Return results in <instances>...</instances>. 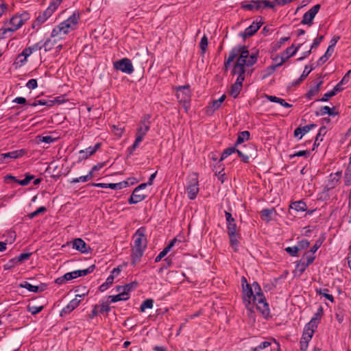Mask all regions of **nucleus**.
Wrapping results in <instances>:
<instances>
[{
  "mask_svg": "<svg viewBox=\"0 0 351 351\" xmlns=\"http://www.w3.org/2000/svg\"><path fill=\"white\" fill-rule=\"evenodd\" d=\"M80 19V12H73L67 19L62 21L53 29L51 36L52 38L59 37L60 39L62 38V36H65L71 31L77 29Z\"/></svg>",
  "mask_w": 351,
  "mask_h": 351,
  "instance_id": "f257e3e1",
  "label": "nucleus"
},
{
  "mask_svg": "<svg viewBox=\"0 0 351 351\" xmlns=\"http://www.w3.org/2000/svg\"><path fill=\"white\" fill-rule=\"evenodd\" d=\"M226 225H227V234L230 240V247L234 252H238L239 241L241 239L240 230L237 227L235 219L232 217V214L227 211H224Z\"/></svg>",
  "mask_w": 351,
  "mask_h": 351,
  "instance_id": "f03ea898",
  "label": "nucleus"
},
{
  "mask_svg": "<svg viewBox=\"0 0 351 351\" xmlns=\"http://www.w3.org/2000/svg\"><path fill=\"white\" fill-rule=\"evenodd\" d=\"M150 118L151 116L148 114H145L142 117L140 125L136 130L135 140L133 144L126 149L128 157H131L134 154V152L139 146L140 143L143 141L144 136L149 130L151 123L149 121Z\"/></svg>",
  "mask_w": 351,
  "mask_h": 351,
  "instance_id": "7ed1b4c3",
  "label": "nucleus"
},
{
  "mask_svg": "<svg viewBox=\"0 0 351 351\" xmlns=\"http://www.w3.org/2000/svg\"><path fill=\"white\" fill-rule=\"evenodd\" d=\"M176 97L178 102L182 104L186 112L191 108V91L189 84L179 86L176 88Z\"/></svg>",
  "mask_w": 351,
  "mask_h": 351,
  "instance_id": "20e7f679",
  "label": "nucleus"
},
{
  "mask_svg": "<svg viewBox=\"0 0 351 351\" xmlns=\"http://www.w3.org/2000/svg\"><path fill=\"white\" fill-rule=\"evenodd\" d=\"M241 286L243 287V300L246 308L251 312L253 311L254 304H252V300L256 302V298L254 295L252 285H250L247 279L243 276L241 278Z\"/></svg>",
  "mask_w": 351,
  "mask_h": 351,
  "instance_id": "39448f33",
  "label": "nucleus"
},
{
  "mask_svg": "<svg viewBox=\"0 0 351 351\" xmlns=\"http://www.w3.org/2000/svg\"><path fill=\"white\" fill-rule=\"evenodd\" d=\"M241 7L243 10L256 11L261 8L274 9L275 5L269 0H251L249 3L246 1L241 3Z\"/></svg>",
  "mask_w": 351,
  "mask_h": 351,
  "instance_id": "423d86ee",
  "label": "nucleus"
},
{
  "mask_svg": "<svg viewBox=\"0 0 351 351\" xmlns=\"http://www.w3.org/2000/svg\"><path fill=\"white\" fill-rule=\"evenodd\" d=\"M237 146H235L234 145L233 147H230L225 149L221 154V158L219 160V163H220L228 156H230L231 154L235 152L237 153L239 157L241 159L242 162H243L244 163H249L250 158H252L254 154L250 152H246L245 153H243L241 150L237 149Z\"/></svg>",
  "mask_w": 351,
  "mask_h": 351,
  "instance_id": "0eeeda50",
  "label": "nucleus"
},
{
  "mask_svg": "<svg viewBox=\"0 0 351 351\" xmlns=\"http://www.w3.org/2000/svg\"><path fill=\"white\" fill-rule=\"evenodd\" d=\"M145 233V227L142 226L136 230L133 236L134 248H138L145 250L147 245V239Z\"/></svg>",
  "mask_w": 351,
  "mask_h": 351,
  "instance_id": "6e6552de",
  "label": "nucleus"
},
{
  "mask_svg": "<svg viewBox=\"0 0 351 351\" xmlns=\"http://www.w3.org/2000/svg\"><path fill=\"white\" fill-rule=\"evenodd\" d=\"M114 68L126 74H132L134 72V66L132 61L128 58H123L114 62Z\"/></svg>",
  "mask_w": 351,
  "mask_h": 351,
  "instance_id": "1a4fd4ad",
  "label": "nucleus"
},
{
  "mask_svg": "<svg viewBox=\"0 0 351 351\" xmlns=\"http://www.w3.org/2000/svg\"><path fill=\"white\" fill-rule=\"evenodd\" d=\"M321 5L316 4L313 5L308 11L305 12L301 21V24L311 26L313 21L320 9Z\"/></svg>",
  "mask_w": 351,
  "mask_h": 351,
  "instance_id": "9d476101",
  "label": "nucleus"
},
{
  "mask_svg": "<svg viewBox=\"0 0 351 351\" xmlns=\"http://www.w3.org/2000/svg\"><path fill=\"white\" fill-rule=\"evenodd\" d=\"M260 21H254L249 27L245 29V30L240 33V36L245 39L247 37L253 36L263 25L262 17L259 16Z\"/></svg>",
  "mask_w": 351,
  "mask_h": 351,
  "instance_id": "9b49d317",
  "label": "nucleus"
},
{
  "mask_svg": "<svg viewBox=\"0 0 351 351\" xmlns=\"http://www.w3.org/2000/svg\"><path fill=\"white\" fill-rule=\"evenodd\" d=\"M187 195L189 199H195L199 192V184L197 178L191 180L186 186Z\"/></svg>",
  "mask_w": 351,
  "mask_h": 351,
  "instance_id": "f8f14e48",
  "label": "nucleus"
},
{
  "mask_svg": "<svg viewBox=\"0 0 351 351\" xmlns=\"http://www.w3.org/2000/svg\"><path fill=\"white\" fill-rule=\"evenodd\" d=\"M101 143H97L93 147L90 146L85 149L80 150L78 160L82 161L87 159L89 156L93 155L101 147Z\"/></svg>",
  "mask_w": 351,
  "mask_h": 351,
  "instance_id": "ddd939ff",
  "label": "nucleus"
},
{
  "mask_svg": "<svg viewBox=\"0 0 351 351\" xmlns=\"http://www.w3.org/2000/svg\"><path fill=\"white\" fill-rule=\"evenodd\" d=\"M95 269V265H91L88 268L84 269H78V270L73 271L71 272H68L67 277L69 278L70 280H71L73 279H75L80 276H86V275L93 272Z\"/></svg>",
  "mask_w": 351,
  "mask_h": 351,
  "instance_id": "4468645a",
  "label": "nucleus"
},
{
  "mask_svg": "<svg viewBox=\"0 0 351 351\" xmlns=\"http://www.w3.org/2000/svg\"><path fill=\"white\" fill-rule=\"evenodd\" d=\"M324 315V308L322 306H319L317 308L316 313L313 315L310 322H308L306 325L313 328L314 329H317L318 324Z\"/></svg>",
  "mask_w": 351,
  "mask_h": 351,
  "instance_id": "2eb2a0df",
  "label": "nucleus"
},
{
  "mask_svg": "<svg viewBox=\"0 0 351 351\" xmlns=\"http://www.w3.org/2000/svg\"><path fill=\"white\" fill-rule=\"evenodd\" d=\"M254 304H256L257 310L265 319H268L270 317V309L269 307V304L267 302L265 298V300L263 302H261L260 300H256V302H254Z\"/></svg>",
  "mask_w": 351,
  "mask_h": 351,
  "instance_id": "dca6fc26",
  "label": "nucleus"
},
{
  "mask_svg": "<svg viewBox=\"0 0 351 351\" xmlns=\"http://www.w3.org/2000/svg\"><path fill=\"white\" fill-rule=\"evenodd\" d=\"M72 244L73 248L80 252L81 253H88L90 250V247L87 245L86 242L80 238L75 239L72 241Z\"/></svg>",
  "mask_w": 351,
  "mask_h": 351,
  "instance_id": "f3484780",
  "label": "nucleus"
},
{
  "mask_svg": "<svg viewBox=\"0 0 351 351\" xmlns=\"http://www.w3.org/2000/svg\"><path fill=\"white\" fill-rule=\"evenodd\" d=\"M147 197V195L141 193L138 190L134 189L130 197L128 199L130 204H136L138 202L143 201Z\"/></svg>",
  "mask_w": 351,
  "mask_h": 351,
  "instance_id": "a211bd4d",
  "label": "nucleus"
},
{
  "mask_svg": "<svg viewBox=\"0 0 351 351\" xmlns=\"http://www.w3.org/2000/svg\"><path fill=\"white\" fill-rule=\"evenodd\" d=\"M51 13L49 9H46L43 12H40L38 16L36 17L35 23L32 24V27L35 28L36 25L40 26L44 23L51 16Z\"/></svg>",
  "mask_w": 351,
  "mask_h": 351,
  "instance_id": "6ab92c4d",
  "label": "nucleus"
},
{
  "mask_svg": "<svg viewBox=\"0 0 351 351\" xmlns=\"http://www.w3.org/2000/svg\"><path fill=\"white\" fill-rule=\"evenodd\" d=\"M25 154V150L19 149L14 150L12 152L4 153L1 154V160H5V159H16L20 157H22Z\"/></svg>",
  "mask_w": 351,
  "mask_h": 351,
  "instance_id": "aec40b11",
  "label": "nucleus"
},
{
  "mask_svg": "<svg viewBox=\"0 0 351 351\" xmlns=\"http://www.w3.org/2000/svg\"><path fill=\"white\" fill-rule=\"evenodd\" d=\"M19 287L21 288H25L30 292L39 293L43 291L45 289L46 285H41V287L35 286L31 285L27 281H23L19 285Z\"/></svg>",
  "mask_w": 351,
  "mask_h": 351,
  "instance_id": "412c9836",
  "label": "nucleus"
},
{
  "mask_svg": "<svg viewBox=\"0 0 351 351\" xmlns=\"http://www.w3.org/2000/svg\"><path fill=\"white\" fill-rule=\"evenodd\" d=\"M315 330L316 329L305 325L300 341H306V343H308L311 340Z\"/></svg>",
  "mask_w": 351,
  "mask_h": 351,
  "instance_id": "4be33fe9",
  "label": "nucleus"
},
{
  "mask_svg": "<svg viewBox=\"0 0 351 351\" xmlns=\"http://www.w3.org/2000/svg\"><path fill=\"white\" fill-rule=\"evenodd\" d=\"M145 250L134 248L132 250V265L135 266L136 264L141 260Z\"/></svg>",
  "mask_w": 351,
  "mask_h": 351,
  "instance_id": "5701e85b",
  "label": "nucleus"
},
{
  "mask_svg": "<svg viewBox=\"0 0 351 351\" xmlns=\"http://www.w3.org/2000/svg\"><path fill=\"white\" fill-rule=\"evenodd\" d=\"M25 49L15 58L13 65L15 68L21 67L27 62V59L29 56L24 54Z\"/></svg>",
  "mask_w": 351,
  "mask_h": 351,
  "instance_id": "b1692460",
  "label": "nucleus"
},
{
  "mask_svg": "<svg viewBox=\"0 0 351 351\" xmlns=\"http://www.w3.org/2000/svg\"><path fill=\"white\" fill-rule=\"evenodd\" d=\"M300 47V45H298V47H295L294 45H292L291 47H287L283 53V55H285V56H282L280 60H283L285 63L287 60L293 56L297 53Z\"/></svg>",
  "mask_w": 351,
  "mask_h": 351,
  "instance_id": "393cba45",
  "label": "nucleus"
},
{
  "mask_svg": "<svg viewBox=\"0 0 351 351\" xmlns=\"http://www.w3.org/2000/svg\"><path fill=\"white\" fill-rule=\"evenodd\" d=\"M276 213L275 208H264L261 211V217L263 220L269 222L272 219V215Z\"/></svg>",
  "mask_w": 351,
  "mask_h": 351,
  "instance_id": "a878e982",
  "label": "nucleus"
},
{
  "mask_svg": "<svg viewBox=\"0 0 351 351\" xmlns=\"http://www.w3.org/2000/svg\"><path fill=\"white\" fill-rule=\"evenodd\" d=\"M323 84L322 80H319V82H317L315 84L311 87V88L308 90V91L306 94V97L308 99H311L313 97L316 95L320 90V87L322 84Z\"/></svg>",
  "mask_w": 351,
  "mask_h": 351,
  "instance_id": "bb28decb",
  "label": "nucleus"
},
{
  "mask_svg": "<svg viewBox=\"0 0 351 351\" xmlns=\"http://www.w3.org/2000/svg\"><path fill=\"white\" fill-rule=\"evenodd\" d=\"M245 64L241 63L239 61H237L234 64L233 69L232 70V75H245Z\"/></svg>",
  "mask_w": 351,
  "mask_h": 351,
  "instance_id": "cd10ccee",
  "label": "nucleus"
},
{
  "mask_svg": "<svg viewBox=\"0 0 351 351\" xmlns=\"http://www.w3.org/2000/svg\"><path fill=\"white\" fill-rule=\"evenodd\" d=\"M289 208L297 212H304L306 210L307 206L303 200H299L292 202L289 206Z\"/></svg>",
  "mask_w": 351,
  "mask_h": 351,
  "instance_id": "c85d7f7f",
  "label": "nucleus"
},
{
  "mask_svg": "<svg viewBox=\"0 0 351 351\" xmlns=\"http://www.w3.org/2000/svg\"><path fill=\"white\" fill-rule=\"evenodd\" d=\"M326 127L325 125H322L319 128L318 133L315 136V140L313 143V150L315 149V147L319 145V142L323 141L322 137L324 136L326 134Z\"/></svg>",
  "mask_w": 351,
  "mask_h": 351,
  "instance_id": "c756f323",
  "label": "nucleus"
},
{
  "mask_svg": "<svg viewBox=\"0 0 351 351\" xmlns=\"http://www.w3.org/2000/svg\"><path fill=\"white\" fill-rule=\"evenodd\" d=\"M239 57L237 61L241 63L246 64L248 56H250L247 47L245 45H239Z\"/></svg>",
  "mask_w": 351,
  "mask_h": 351,
  "instance_id": "7c9ffc66",
  "label": "nucleus"
},
{
  "mask_svg": "<svg viewBox=\"0 0 351 351\" xmlns=\"http://www.w3.org/2000/svg\"><path fill=\"white\" fill-rule=\"evenodd\" d=\"M252 285V288L254 289V292H255L254 295H256V300H260L261 302H263V300H265V297L262 291V289H261V285H259V283L256 281H254Z\"/></svg>",
  "mask_w": 351,
  "mask_h": 351,
  "instance_id": "2f4dec72",
  "label": "nucleus"
},
{
  "mask_svg": "<svg viewBox=\"0 0 351 351\" xmlns=\"http://www.w3.org/2000/svg\"><path fill=\"white\" fill-rule=\"evenodd\" d=\"M108 298L110 300L109 302L115 303L119 301H126L130 298V296H128V293L121 291L117 295H109Z\"/></svg>",
  "mask_w": 351,
  "mask_h": 351,
  "instance_id": "473e14b6",
  "label": "nucleus"
},
{
  "mask_svg": "<svg viewBox=\"0 0 351 351\" xmlns=\"http://www.w3.org/2000/svg\"><path fill=\"white\" fill-rule=\"evenodd\" d=\"M339 182V180L337 178H334L333 176L330 174L327 184L324 186V191H328L335 187H336Z\"/></svg>",
  "mask_w": 351,
  "mask_h": 351,
  "instance_id": "72a5a7b5",
  "label": "nucleus"
},
{
  "mask_svg": "<svg viewBox=\"0 0 351 351\" xmlns=\"http://www.w3.org/2000/svg\"><path fill=\"white\" fill-rule=\"evenodd\" d=\"M308 132L309 130L307 125L300 126L295 129L293 132V135L298 140H300Z\"/></svg>",
  "mask_w": 351,
  "mask_h": 351,
  "instance_id": "f704fd0d",
  "label": "nucleus"
},
{
  "mask_svg": "<svg viewBox=\"0 0 351 351\" xmlns=\"http://www.w3.org/2000/svg\"><path fill=\"white\" fill-rule=\"evenodd\" d=\"M250 138V133L249 131H243L238 133L237 139L235 142V146H238L244 142V141H247Z\"/></svg>",
  "mask_w": 351,
  "mask_h": 351,
  "instance_id": "c9c22d12",
  "label": "nucleus"
},
{
  "mask_svg": "<svg viewBox=\"0 0 351 351\" xmlns=\"http://www.w3.org/2000/svg\"><path fill=\"white\" fill-rule=\"evenodd\" d=\"M315 293L317 295H323L325 298L330 301L331 302H334L335 299L332 295L329 294V290L326 288L322 289V288H315Z\"/></svg>",
  "mask_w": 351,
  "mask_h": 351,
  "instance_id": "e433bc0d",
  "label": "nucleus"
},
{
  "mask_svg": "<svg viewBox=\"0 0 351 351\" xmlns=\"http://www.w3.org/2000/svg\"><path fill=\"white\" fill-rule=\"evenodd\" d=\"M31 255H32V253H30V252L21 253L18 256L10 260V263H16V264H17L19 263H22L23 261L28 260L29 258V257L31 256Z\"/></svg>",
  "mask_w": 351,
  "mask_h": 351,
  "instance_id": "4c0bfd02",
  "label": "nucleus"
},
{
  "mask_svg": "<svg viewBox=\"0 0 351 351\" xmlns=\"http://www.w3.org/2000/svg\"><path fill=\"white\" fill-rule=\"evenodd\" d=\"M43 48L42 44L40 42L36 43L34 45L25 48L24 54L27 56H31L34 52L40 50Z\"/></svg>",
  "mask_w": 351,
  "mask_h": 351,
  "instance_id": "58836bf2",
  "label": "nucleus"
},
{
  "mask_svg": "<svg viewBox=\"0 0 351 351\" xmlns=\"http://www.w3.org/2000/svg\"><path fill=\"white\" fill-rule=\"evenodd\" d=\"M221 106V104L219 103V101H217V99L212 101L209 103L208 106L207 107L206 114H213L215 110H218Z\"/></svg>",
  "mask_w": 351,
  "mask_h": 351,
  "instance_id": "ea45409f",
  "label": "nucleus"
},
{
  "mask_svg": "<svg viewBox=\"0 0 351 351\" xmlns=\"http://www.w3.org/2000/svg\"><path fill=\"white\" fill-rule=\"evenodd\" d=\"M283 64H284V60H280V63H277L276 64H271V65L267 66L265 70L266 74H265L263 75V78H266L267 77H268L270 75H271L272 73H274V71H276V69L278 67L282 66Z\"/></svg>",
  "mask_w": 351,
  "mask_h": 351,
  "instance_id": "a19ab883",
  "label": "nucleus"
},
{
  "mask_svg": "<svg viewBox=\"0 0 351 351\" xmlns=\"http://www.w3.org/2000/svg\"><path fill=\"white\" fill-rule=\"evenodd\" d=\"M10 24L14 27V29H19L23 25V22L17 14H15L10 19Z\"/></svg>",
  "mask_w": 351,
  "mask_h": 351,
  "instance_id": "79ce46f5",
  "label": "nucleus"
},
{
  "mask_svg": "<svg viewBox=\"0 0 351 351\" xmlns=\"http://www.w3.org/2000/svg\"><path fill=\"white\" fill-rule=\"evenodd\" d=\"M241 88V85H239L234 83L233 84H232L230 90L229 91L230 95H231L234 99L237 98L239 95L240 94Z\"/></svg>",
  "mask_w": 351,
  "mask_h": 351,
  "instance_id": "37998d69",
  "label": "nucleus"
},
{
  "mask_svg": "<svg viewBox=\"0 0 351 351\" xmlns=\"http://www.w3.org/2000/svg\"><path fill=\"white\" fill-rule=\"evenodd\" d=\"M308 266L309 265L306 262H304L302 260L298 261L295 262V271H298L299 274L301 275Z\"/></svg>",
  "mask_w": 351,
  "mask_h": 351,
  "instance_id": "c03bdc74",
  "label": "nucleus"
},
{
  "mask_svg": "<svg viewBox=\"0 0 351 351\" xmlns=\"http://www.w3.org/2000/svg\"><path fill=\"white\" fill-rule=\"evenodd\" d=\"M259 51L258 50H256L254 52H252L249 56L250 58L247 60L246 61V66H251L255 64L257 62L258 57Z\"/></svg>",
  "mask_w": 351,
  "mask_h": 351,
  "instance_id": "a18cd8bd",
  "label": "nucleus"
},
{
  "mask_svg": "<svg viewBox=\"0 0 351 351\" xmlns=\"http://www.w3.org/2000/svg\"><path fill=\"white\" fill-rule=\"evenodd\" d=\"M114 282V279L112 276H109L107 279L106 280V282L101 284L99 287V290L101 292H104L106 291Z\"/></svg>",
  "mask_w": 351,
  "mask_h": 351,
  "instance_id": "49530a36",
  "label": "nucleus"
},
{
  "mask_svg": "<svg viewBox=\"0 0 351 351\" xmlns=\"http://www.w3.org/2000/svg\"><path fill=\"white\" fill-rule=\"evenodd\" d=\"M332 53L333 52H332L331 49H329V48L328 47L325 53L322 56H321L319 58V60H317V65L321 66L324 63H325L328 60V58L331 56Z\"/></svg>",
  "mask_w": 351,
  "mask_h": 351,
  "instance_id": "de8ad7c7",
  "label": "nucleus"
},
{
  "mask_svg": "<svg viewBox=\"0 0 351 351\" xmlns=\"http://www.w3.org/2000/svg\"><path fill=\"white\" fill-rule=\"evenodd\" d=\"M221 169L219 171H215V175L217 176L218 180L223 184L226 180V173H224L225 167L223 165L220 164L218 166Z\"/></svg>",
  "mask_w": 351,
  "mask_h": 351,
  "instance_id": "09e8293b",
  "label": "nucleus"
},
{
  "mask_svg": "<svg viewBox=\"0 0 351 351\" xmlns=\"http://www.w3.org/2000/svg\"><path fill=\"white\" fill-rule=\"evenodd\" d=\"M128 186V182L127 181H123L117 183H108V186L109 189L117 190L122 189Z\"/></svg>",
  "mask_w": 351,
  "mask_h": 351,
  "instance_id": "8fccbe9b",
  "label": "nucleus"
},
{
  "mask_svg": "<svg viewBox=\"0 0 351 351\" xmlns=\"http://www.w3.org/2000/svg\"><path fill=\"white\" fill-rule=\"evenodd\" d=\"M154 302V301L153 299H147L144 300L140 306V311L144 312L146 308H152Z\"/></svg>",
  "mask_w": 351,
  "mask_h": 351,
  "instance_id": "3c124183",
  "label": "nucleus"
},
{
  "mask_svg": "<svg viewBox=\"0 0 351 351\" xmlns=\"http://www.w3.org/2000/svg\"><path fill=\"white\" fill-rule=\"evenodd\" d=\"M239 45H237L234 47L230 51L229 56L227 59H228L229 62H232L234 58L239 54Z\"/></svg>",
  "mask_w": 351,
  "mask_h": 351,
  "instance_id": "603ef678",
  "label": "nucleus"
},
{
  "mask_svg": "<svg viewBox=\"0 0 351 351\" xmlns=\"http://www.w3.org/2000/svg\"><path fill=\"white\" fill-rule=\"evenodd\" d=\"M310 155H311V151L310 150H301V151L295 152L293 154H290L289 155V158L291 159H292L294 157H302V156H303V157L307 158L308 157L310 156Z\"/></svg>",
  "mask_w": 351,
  "mask_h": 351,
  "instance_id": "864d4df0",
  "label": "nucleus"
},
{
  "mask_svg": "<svg viewBox=\"0 0 351 351\" xmlns=\"http://www.w3.org/2000/svg\"><path fill=\"white\" fill-rule=\"evenodd\" d=\"M138 285L137 282H132L130 283L126 284L123 286V293H128V296H130V293Z\"/></svg>",
  "mask_w": 351,
  "mask_h": 351,
  "instance_id": "5fc2aeb1",
  "label": "nucleus"
},
{
  "mask_svg": "<svg viewBox=\"0 0 351 351\" xmlns=\"http://www.w3.org/2000/svg\"><path fill=\"white\" fill-rule=\"evenodd\" d=\"M47 211V208L45 206H40L35 211L30 213L27 215V217L29 219H33L38 216L40 214H43Z\"/></svg>",
  "mask_w": 351,
  "mask_h": 351,
  "instance_id": "6e6d98bb",
  "label": "nucleus"
},
{
  "mask_svg": "<svg viewBox=\"0 0 351 351\" xmlns=\"http://www.w3.org/2000/svg\"><path fill=\"white\" fill-rule=\"evenodd\" d=\"M271 344V341H265L261 342L255 348H252L250 351H261L262 350L267 348Z\"/></svg>",
  "mask_w": 351,
  "mask_h": 351,
  "instance_id": "4d7b16f0",
  "label": "nucleus"
},
{
  "mask_svg": "<svg viewBox=\"0 0 351 351\" xmlns=\"http://www.w3.org/2000/svg\"><path fill=\"white\" fill-rule=\"evenodd\" d=\"M43 308H44L43 306H32V305L29 304L27 306V311L28 312L31 313L34 315H36L38 313H40V311H42Z\"/></svg>",
  "mask_w": 351,
  "mask_h": 351,
  "instance_id": "13d9d810",
  "label": "nucleus"
},
{
  "mask_svg": "<svg viewBox=\"0 0 351 351\" xmlns=\"http://www.w3.org/2000/svg\"><path fill=\"white\" fill-rule=\"evenodd\" d=\"M25 178L22 180H18L17 183L19 184L21 186H26L27 185L29 182L34 178V176L33 175H31L29 173H26L25 175Z\"/></svg>",
  "mask_w": 351,
  "mask_h": 351,
  "instance_id": "bf43d9fd",
  "label": "nucleus"
},
{
  "mask_svg": "<svg viewBox=\"0 0 351 351\" xmlns=\"http://www.w3.org/2000/svg\"><path fill=\"white\" fill-rule=\"evenodd\" d=\"M99 310L100 313H108L111 310V307L109 305L108 302H101V304L99 305Z\"/></svg>",
  "mask_w": 351,
  "mask_h": 351,
  "instance_id": "052dcab7",
  "label": "nucleus"
},
{
  "mask_svg": "<svg viewBox=\"0 0 351 351\" xmlns=\"http://www.w3.org/2000/svg\"><path fill=\"white\" fill-rule=\"evenodd\" d=\"M315 67L314 66V65H313V64H311V65L310 66L309 69H308V65H306V66H304V71H303V72H302V75H300V80H304L307 77V76L309 75V73H310L313 70H314V69H315Z\"/></svg>",
  "mask_w": 351,
  "mask_h": 351,
  "instance_id": "680f3d73",
  "label": "nucleus"
},
{
  "mask_svg": "<svg viewBox=\"0 0 351 351\" xmlns=\"http://www.w3.org/2000/svg\"><path fill=\"white\" fill-rule=\"evenodd\" d=\"M208 38L206 35H204L202 38H201V40L199 42V47L202 50V52L204 53L207 49L208 47Z\"/></svg>",
  "mask_w": 351,
  "mask_h": 351,
  "instance_id": "e2e57ef3",
  "label": "nucleus"
},
{
  "mask_svg": "<svg viewBox=\"0 0 351 351\" xmlns=\"http://www.w3.org/2000/svg\"><path fill=\"white\" fill-rule=\"evenodd\" d=\"M285 251L291 256H298V249L297 248L296 245L287 247L285 248Z\"/></svg>",
  "mask_w": 351,
  "mask_h": 351,
  "instance_id": "0e129e2a",
  "label": "nucleus"
},
{
  "mask_svg": "<svg viewBox=\"0 0 351 351\" xmlns=\"http://www.w3.org/2000/svg\"><path fill=\"white\" fill-rule=\"evenodd\" d=\"M38 138H39V141L45 143L47 144L52 143L56 141V138H53L51 136H38Z\"/></svg>",
  "mask_w": 351,
  "mask_h": 351,
  "instance_id": "69168bd1",
  "label": "nucleus"
},
{
  "mask_svg": "<svg viewBox=\"0 0 351 351\" xmlns=\"http://www.w3.org/2000/svg\"><path fill=\"white\" fill-rule=\"evenodd\" d=\"M310 245V242L307 239H302L301 241L298 242V245H296L297 248L299 250L306 249Z\"/></svg>",
  "mask_w": 351,
  "mask_h": 351,
  "instance_id": "338daca9",
  "label": "nucleus"
},
{
  "mask_svg": "<svg viewBox=\"0 0 351 351\" xmlns=\"http://www.w3.org/2000/svg\"><path fill=\"white\" fill-rule=\"evenodd\" d=\"M303 258H306V263L310 265L315 259V256L314 254H311V252L307 251L304 254Z\"/></svg>",
  "mask_w": 351,
  "mask_h": 351,
  "instance_id": "774afa93",
  "label": "nucleus"
}]
</instances>
